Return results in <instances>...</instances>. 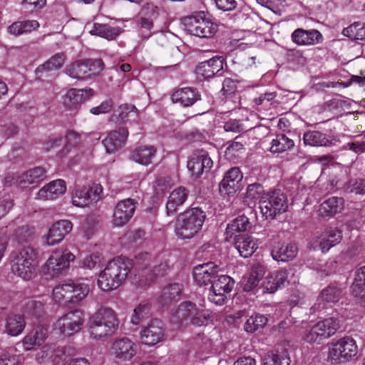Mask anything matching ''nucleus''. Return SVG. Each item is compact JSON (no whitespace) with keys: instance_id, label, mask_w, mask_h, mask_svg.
Returning <instances> with one entry per match:
<instances>
[{"instance_id":"obj_1","label":"nucleus","mask_w":365,"mask_h":365,"mask_svg":"<svg viewBox=\"0 0 365 365\" xmlns=\"http://www.w3.org/2000/svg\"><path fill=\"white\" fill-rule=\"evenodd\" d=\"M119 327L117 312L108 307H101L88 320V330L91 338L106 340L112 336Z\"/></svg>"},{"instance_id":"obj_2","label":"nucleus","mask_w":365,"mask_h":365,"mask_svg":"<svg viewBox=\"0 0 365 365\" xmlns=\"http://www.w3.org/2000/svg\"><path fill=\"white\" fill-rule=\"evenodd\" d=\"M130 271V263L125 258L118 257L109 261L98 274L97 285L103 292L118 289Z\"/></svg>"},{"instance_id":"obj_3","label":"nucleus","mask_w":365,"mask_h":365,"mask_svg":"<svg viewBox=\"0 0 365 365\" xmlns=\"http://www.w3.org/2000/svg\"><path fill=\"white\" fill-rule=\"evenodd\" d=\"M11 269L13 274L25 281L33 279L37 275L38 252L32 247H24L11 255Z\"/></svg>"},{"instance_id":"obj_4","label":"nucleus","mask_w":365,"mask_h":365,"mask_svg":"<svg viewBox=\"0 0 365 365\" xmlns=\"http://www.w3.org/2000/svg\"><path fill=\"white\" fill-rule=\"evenodd\" d=\"M205 219V214L201 209L194 207L187 210L177 219L175 235L182 240L192 238L201 230Z\"/></svg>"},{"instance_id":"obj_5","label":"nucleus","mask_w":365,"mask_h":365,"mask_svg":"<svg viewBox=\"0 0 365 365\" xmlns=\"http://www.w3.org/2000/svg\"><path fill=\"white\" fill-rule=\"evenodd\" d=\"M259 204L262 215L267 219H274L288 208L287 198L279 191L263 193Z\"/></svg>"},{"instance_id":"obj_6","label":"nucleus","mask_w":365,"mask_h":365,"mask_svg":"<svg viewBox=\"0 0 365 365\" xmlns=\"http://www.w3.org/2000/svg\"><path fill=\"white\" fill-rule=\"evenodd\" d=\"M84 320L83 312L74 309L60 317L54 323V329L61 335L70 337L82 329Z\"/></svg>"},{"instance_id":"obj_7","label":"nucleus","mask_w":365,"mask_h":365,"mask_svg":"<svg viewBox=\"0 0 365 365\" xmlns=\"http://www.w3.org/2000/svg\"><path fill=\"white\" fill-rule=\"evenodd\" d=\"M104 68L101 59L79 60L68 64L65 73L72 78L81 81L91 78Z\"/></svg>"},{"instance_id":"obj_8","label":"nucleus","mask_w":365,"mask_h":365,"mask_svg":"<svg viewBox=\"0 0 365 365\" xmlns=\"http://www.w3.org/2000/svg\"><path fill=\"white\" fill-rule=\"evenodd\" d=\"M46 178V170L42 167H35L21 174H9L4 178V184L7 186L16 185L22 187H26L29 185L36 187Z\"/></svg>"},{"instance_id":"obj_9","label":"nucleus","mask_w":365,"mask_h":365,"mask_svg":"<svg viewBox=\"0 0 365 365\" xmlns=\"http://www.w3.org/2000/svg\"><path fill=\"white\" fill-rule=\"evenodd\" d=\"M234 285L235 281L230 277L217 274L208 294L209 301L218 306L225 304L227 294L232 290Z\"/></svg>"},{"instance_id":"obj_10","label":"nucleus","mask_w":365,"mask_h":365,"mask_svg":"<svg viewBox=\"0 0 365 365\" xmlns=\"http://www.w3.org/2000/svg\"><path fill=\"white\" fill-rule=\"evenodd\" d=\"M184 24L188 32L200 38H210L217 29V25L205 19L203 13L185 18Z\"/></svg>"},{"instance_id":"obj_11","label":"nucleus","mask_w":365,"mask_h":365,"mask_svg":"<svg viewBox=\"0 0 365 365\" xmlns=\"http://www.w3.org/2000/svg\"><path fill=\"white\" fill-rule=\"evenodd\" d=\"M73 224L68 220H60L52 223L47 231L42 235V244L53 247L61 244L66 237L72 231Z\"/></svg>"},{"instance_id":"obj_12","label":"nucleus","mask_w":365,"mask_h":365,"mask_svg":"<svg viewBox=\"0 0 365 365\" xmlns=\"http://www.w3.org/2000/svg\"><path fill=\"white\" fill-rule=\"evenodd\" d=\"M76 259L75 255L68 249L53 250L43 267L52 276L59 274L69 267L70 262Z\"/></svg>"},{"instance_id":"obj_13","label":"nucleus","mask_w":365,"mask_h":365,"mask_svg":"<svg viewBox=\"0 0 365 365\" xmlns=\"http://www.w3.org/2000/svg\"><path fill=\"white\" fill-rule=\"evenodd\" d=\"M165 327L161 321L157 319L150 320L141 327L140 340L141 344L153 346L163 341L165 339Z\"/></svg>"},{"instance_id":"obj_14","label":"nucleus","mask_w":365,"mask_h":365,"mask_svg":"<svg viewBox=\"0 0 365 365\" xmlns=\"http://www.w3.org/2000/svg\"><path fill=\"white\" fill-rule=\"evenodd\" d=\"M342 240V232L336 227L325 229L319 236L314 237L311 241V247L314 250H320L327 253L331 247L338 245Z\"/></svg>"},{"instance_id":"obj_15","label":"nucleus","mask_w":365,"mask_h":365,"mask_svg":"<svg viewBox=\"0 0 365 365\" xmlns=\"http://www.w3.org/2000/svg\"><path fill=\"white\" fill-rule=\"evenodd\" d=\"M136 353V344L127 337L115 339L109 349V354L112 356L121 361L130 360Z\"/></svg>"},{"instance_id":"obj_16","label":"nucleus","mask_w":365,"mask_h":365,"mask_svg":"<svg viewBox=\"0 0 365 365\" xmlns=\"http://www.w3.org/2000/svg\"><path fill=\"white\" fill-rule=\"evenodd\" d=\"M137 202L130 198L123 200L115 207L112 224L115 227H123L128 223L135 212Z\"/></svg>"},{"instance_id":"obj_17","label":"nucleus","mask_w":365,"mask_h":365,"mask_svg":"<svg viewBox=\"0 0 365 365\" xmlns=\"http://www.w3.org/2000/svg\"><path fill=\"white\" fill-rule=\"evenodd\" d=\"M358 352L356 341L351 338H343L338 341L329 349V357L333 360L350 359L355 356Z\"/></svg>"},{"instance_id":"obj_18","label":"nucleus","mask_w":365,"mask_h":365,"mask_svg":"<svg viewBox=\"0 0 365 365\" xmlns=\"http://www.w3.org/2000/svg\"><path fill=\"white\" fill-rule=\"evenodd\" d=\"M94 94V91L90 88H71L63 96V104L70 110H75L84 101L93 97Z\"/></svg>"},{"instance_id":"obj_19","label":"nucleus","mask_w":365,"mask_h":365,"mask_svg":"<svg viewBox=\"0 0 365 365\" xmlns=\"http://www.w3.org/2000/svg\"><path fill=\"white\" fill-rule=\"evenodd\" d=\"M220 270L219 266L214 262L199 264L193 269V279L200 286L212 284Z\"/></svg>"},{"instance_id":"obj_20","label":"nucleus","mask_w":365,"mask_h":365,"mask_svg":"<svg viewBox=\"0 0 365 365\" xmlns=\"http://www.w3.org/2000/svg\"><path fill=\"white\" fill-rule=\"evenodd\" d=\"M212 160L206 151L194 154L187 163V168L195 178L208 172L212 166Z\"/></svg>"},{"instance_id":"obj_21","label":"nucleus","mask_w":365,"mask_h":365,"mask_svg":"<svg viewBox=\"0 0 365 365\" xmlns=\"http://www.w3.org/2000/svg\"><path fill=\"white\" fill-rule=\"evenodd\" d=\"M48 335V328L38 325L29 331L22 339L21 344L24 351H29L36 346H41Z\"/></svg>"},{"instance_id":"obj_22","label":"nucleus","mask_w":365,"mask_h":365,"mask_svg":"<svg viewBox=\"0 0 365 365\" xmlns=\"http://www.w3.org/2000/svg\"><path fill=\"white\" fill-rule=\"evenodd\" d=\"M242 180V174L238 168L229 170L220 183L219 190L222 195L234 194L240 188V182Z\"/></svg>"},{"instance_id":"obj_23","label":"nucleus","mask_w":365,"mask_h":365,"mask_svg":"<svg viewBox=\"0 0 365 365\" xmlns=\"http://www.w3.org/2000/svg\"><path fill=\"white\" fill-rule=\"evenodd\" d=\"M292 41L298 46H314L323 41V36L317 29H295L291 35Z\"/></svg>"},{"instance_id":"obj_24","label":"nucleus","mask_w":365,"mask_h":365,"mask_svg":"<svg viewBox=\"0 0 365 365\" xmlns=\"http://www.w3.org/2000/svg\"><path fill=\"white\" fill-rule=\"evenodd\" d=\"M128 131L125 128L110 132L102 141L107 153H114L125 144Z\"/></svg>"},{"instance_id":"obj_25","label":"nucleus","mask_w":365,"mask_h":365,"mask_svg":"<svg viewBox=\"0 0 365 365\" xmlns=\"http://www.w3.org/2000/svg\"><path fill=\"white\" fill-rule=\"evenodd\" d=\"M235 247L240 255L244 258L251 257L257 250L258 240L247 235H239L235 237Z\"/></svg>"},{"instance_id":"obj_26","label":"nucleus","mask_w":365,"mask_h":365,"mask_svg":"<svg viewBox=\"0 0 365 365\" xmlns=\"http://www.w3.org/2000/svg\"><path fill=\"white\" fill-rule=\"evenodd\" d=\"M225 58L222 56H215L207 61L201 62L195 72L197 76L205 78L213 77L223 68Z\"/></svg>"},{"instance_id":"obj_27","label":"nucleus","mask_w":365,"mask_h":365,"mask_svg":"<svg viewBox=\"0 0 365 365\" xmlns=\"http://www.w3.org/2000/svg\"><path fill=\"white\" fill-rule=\"evenodd\" d=\"M66 190V186L63 180H53L40 189L36 193V198L41 200H52L63 194Z\"/></svg>"},{"instance_id":"obj_28","label":"nucleus","mask_w":365,"mask_h":365,"mask_svg":"<svg viewBox=\"0 0 365 365\" xmlns=\"http://www.w3.org/2000/svg\"><path fill=\"white\" fill-rule=\"evenodd\" d=\"M173 103H180L187 107L192 106L196 101L200 99L198 91L191 87H185L175 91L171 96Z\"/></svg>"},{"instance_id":"obj_29","label":"nucleus","mask_w":365,"mask_h":365,"mask_svg":"<svg viewBox=\"0 0 365 365\" xmlns=\"http://www.w3.org/2000/svg\"><path fill=\"white\" fill-rule=\"evenodd\" d=\"M188 193L189 191L184 187H179L170 192L166 203L168 215H173L177 212L178 207L187 198Z\"/></svg>"},{"instance_id":"obj_30","label":"nucleus","mask_w":365,"mask_h":365,"mask_svg":"<svg viewBox=\"0 0 365 365\" xmlns=\"http://www.w3.org/2000/svg\"><path fill=\"white\" fill-rule=\"evenodd\" d=\"M343 296V289L336 284H330L322 290L318 297V309L328 304L337 302Z\"/></svg>"},{"instance_id":"obj_31","label":"nucleus","mask_w":365,"mask_h":365,"mask_svg":"<svg viewBox=\"0 0 365 365\" xmlns=\"http://www.w3.org/2000/svg\"><path fill=\"white\" fill-rule=\"evenodd\" d=\"M298 247L294 243L281 245L278 243L274 247L271 255L274 260L278 262H288L293 259L297 254Z\"/></svg>"},{"instance_id":"obj_32","label":"nucleus","mask_w":365,"mask_h":365,"mask_svg":"<svg viewBox=\"0 0 365 365\" xmlns=\"http://www.w3.org/2000/svg\"><path fill=\"white\" fill-rule=\"evenodd\" d=\"M26 327L24 317L21 314H9L6 318L5 331L11 336H16L21 334Z\"/></svg>"},{"instance_id":"obj_33","label":"nucleus","mask_w":365,"mask_h":365,"mask_svg":"<svg viewBox=\"0 0 365 365\" xmlns=\"http://www.w3.org/2000/svg\"><path fill=\"white\" fill-rule=\"evenodd\" d=\"M344 208V200L341 197H331L319 206V214L322 217H333Z\"/></svg>"},{"instance_id":"obj_34","label":"nucleus","mask_w":365,"mask_h":365,"mask_svg":"<svg viewBox=\"0 0 365 365\" xmlns=\"http://www.w3.org/2000/svg\"><path fill=\"white\" fill-rule=\"evenodd\" d=\"M304 142L310 146H332L335 145L334 138H329L325 134L317 131H308L304 134Z\"/></svg>"},{"instance_id":"obj_35","label":"nucleus","mask_w":365,"mask_h":365,"mask_svg":"<svg viewBox=\"0 0 365 365\" xmlns=\"http://www.w3.org/2000/svg\"><path fill=\"white\" fill-rule=\"evenodd\" d=\"M156 149L153 146H140L135 148L131 154V159L143 165H148L152 163L153 158L155 156Z\"/></svg>"},{"instance_id":"obj_36","label":"nucleus","mask_w":365,"mask_h":365,"mask_svg":"<svg viewBox=\"0 0 365 365\" xmlns=\"http://www.w3.org/2000/svg\"><path fill=\"white\" fill-rule=\"evenodd\" d=\"M91 35L99 36L108 40H113L122 32L120 27H112L108 24L95 23L90 30Z\"/></svg>"},{"instance_id":"obj_37","label":"nucleus","mask_w":365,"mask_h":365,"mask_svg":"<svg viewBox=\"0 0 365 365\" xmlns=\"http://www.w3.org/2000/svg\"><path fill=\"white\" fill-rule=\"evenodd\" d=\"M294 146V140L284 134L277 135L270 143V152L281 153L292 149Z\"/></svg>"},{"instance_id":"obj_38","label":"nucleus","mask_w":365,"mask_h":365,"mask_svg":"<svg viewBox=\"0 0 365 365\" xmlns=\"http://www.w3.org/2000/svg\"><path fill=\"white\" fill-rule=\"evenodd\" d=\"M66 55L63 53H57L52 56L44 63L36 68V72L51 71L60 69L66 61Z\"/></svg>"},{"instance_id":"obj_39","label":"nucleus","mask_w":365,"mask_h":365,"mask_svg":"<svg viewBox=\"0 0 365 365\" xmlns=\"http://www.w3.org/2000/svg\"><path fill=\"white\" fill-rule=\"evenodd\" d=\"M249 219L244 215L239 216L232 220L226 228V237L232 238L236 232H245L250 227Z\"/></svg>"},{"instance_id":"obj_40","label":"nucleus","mask_w":365,"mask_h":365,"mask_svg":"<svg viewBox=\"0 0 365 365\" xmlns=\"http://www.w3.org/2000/svg\"><path fill=\"white\" fill-rule=\"evenodd\" d=\"M71 289L72 284L70 282L57 284L53 289V299L56 303H61L63 302L71 303Z\"/></svg>"},{"instance_id":"obj_41","label":"nucleus","mask_w":365,"mask_h":365,"mask_svg":"<svg viewBox=\"0 0 365 365\" xmlns=\"http://www.w3.org/2000/svg\"><path fill=\"white\" fill-rule=\"evenodd\" d=\"M195 304L190 302H182L175 311L176 321L182 324L185 322L187 325V321L190 322L192 313H195Z\"/></svg>"},{"instance_id":"obj_42","label":"nucleus","mask_w":365,"mask_h":365,"mask_svg":"<svg viewBox=\"0 0 365 365\" xmlns=\"http://www.w3.org/2000/svg\"><path fill=\"white\" fill-rule=\"evenodd\" d=\"M351 289L355 297H362L365 296V266L356 271Z\"/></svg>"},{"instance_id":"obj_43","label":"nucleus","mask_w":365,"mask_h":365,"mask_svg":"<svg viewBox=\"0 0 365 365\" xmlns=\"http://www.w3.org/2000/svg\"><path fill=\"white\" fill-rule=\"evenodd\" d=\"M317 324L325 339L334 335L339 328V320L333 317L319 322Z\"/></svg>"},{"instance_id":"obj_44","label":"nucleus","mask_w":365,"mask_h":365,"mask_svg":"<svg viewBox=\"0 0 365 365\" xmlns=\"http://www.w3.org/2000/svg\"><path fill=\"white\" fill-rule=\"evenodd\" d=\"M344 36L351 38L365 41V24L355 22L342 31Z\"/></svg>"},{"instance_id":"obj_45","label":"nucleus","mask_w":365,"mask_h":365,"mask_svg":"<svg viewBox=\"0 0 365 365\" xmlns=\"http://www.w3.org/2000/svg\"><path fill=\"white\" fill-rule=\"evenodd\" d=\"M71 290V303L76 304L83 300L89 293V286L85 283H73Z\"/></svg>"},{"instance_id":"obj_46","label":"nucleus","mask_w":365,"mask_h":365,"mask_svg":"<svg viewBox=\"0 0 365 365\" xmlns=\"http://www.w3.org/2000/svg\"><path fill=\"white\" fill-rule=\"evenodd\" d=\"M91 203V196L89 195L88 187H80L73 192L72 195V204L74 206L83 207Z\"/></svg>"},{"instance_id":"obj_47","label":"nucleus","mask_w":365,"mask_h":365,"mask_svg":"<svg viewBox=\"0 0 365 365\" xmlns=\"http://www.w3.org/2000/svg\"><path fill=\"white\" fill-rule=\"evenodd\" d=\"M267 318L262 314H255L251 316L245 322L244 329L245 331L253 333L259 328H262L267 323Z\"/></svg>"},{"instance_id":"obj_48","label":"nucleus","mask_w":365,"mask_h":365,"mask_svg":"<svg viewBox=\"0 0 365 365\" xmlns=\"http://www.w3.org/2000/svg\"><path fill=\"white\" fill-rule=\"evenodd\" d=\"M211 318V314L207 310L200 309L195 307V313H192L190 323L194 326L201 327L208 324Z\"/></svg>"},{"instance_id":"obj_49","label":"nucleus","mask_w":365,"mask_h":365,"mask_svg":"<svg viewBox=\"0 0 365 365\" xmlns=\"http://www.w3.org/2000/svg\"><path fill=\"white\" fill-rule=\"evenodd\" d=\"M150 305L148 303L140 304L136 307L130 317L131 323L134 325L139 324L149 314Z\"/></svg>"},{"instance_id":"obj_50","label":"nucleus","mask_w":365,"mask_h":365,"mask_svg":"<svg viewBox=\"0 0 365 365\" xmlns=\"http://www.w3.org/2000/svg\"><path fill=\"white\" fill-rule=\"evenodd\" d=\"M182 290V286L179 284H172L165 287L161 294V299L164 303H168L178 297Z\"/></svg>"},{"instance_id":"obj_51","label":"nucleus","mask_w":365,"mask_h":365,"mask_svg":"<svg viewBox=\"0 0 365 365\" xmlns=\"http://www.w3.org/2000/svg\"><path fill=\"white\" fill-rule=\"evenodd\" d=\"M290 359L286 352L276 353L264 357V365H289Z\"/></svg>"},{"instance_id":"obj_52","label":"nucleus","mask_w":365,"mask_h":365,"mask_svg":"<svg viewBox=\"0 0 365 365\" xmlns=\"http://www.w3.org/2000/svg\"><path fill=\"white\" fill-rule=\"evenodd\" d=\"M344 190L346 192L364 195L365 194V180L361 178L350 180L344 185Z\"/></svg>"},{"instance_id":"obj_53","label":"nucleus","mask_w":365,"mask_h":365,"mask_svg":"<svg viewBox=\"0 0 365 365\" xmlns=\"http://www.w3.org/2000/svg\"><path fill=\"white\" fill-rule=\"evenodd\" d=\"M54 349L51 345L46 344L37 352L36 360L38 364L49 361L53 354Z\"/></svg>"},{"instance_id":"obj_54","label":"nucleus","mask_w":365,"mask_h":365,"mask_svg":"<svg viewBox=\"0 0 365 365\" xmlns=\"http://www.w3.org/2000/svg\"><path fill=\"white\" fill-rule=\"evenodd\" d=\"M325 339L316 324L304 335V339L310 343L318 342Z\"/></svg>"},{"instance_id":"obj_55","label":"nucleus","mask_w":365,"mask_h":365,"mask_svg":"<svg viewBox=\"0 0 365 365\" xmlns=\"http://www.w3.org/2000/svg\"><path fill=\"white\" fill-rule=\"evenodd\" d=\"M0 365H19V356L9 351L0 353Z\"/></svg>"},{"instance_id":"obj_56","label":"nucleus","mask_w":365,"mask_h":365,"mask_svg":"<svg viewBox=\"0 0 365 365\" xmlns=\"http://www.w3.org/2000/svg\"><path fill=\"white\" fill-rule=\"evenodd\" d=\"M113 107V102L111 99L103 101L99 106L93 107L90 109L93 115H100L109 113Z\"/></svg>"},{"instance_id":"obj_57","label":"nucleus","mask_w":365,"mask_h":365,"mask_svg":"<svg viewBox=\"0 0 365 365\" xmlns=\"http://www.w3.org/2000/svg\"><path fill=\"white\" fill-rule=\"evenodd\" d=\"M129 115H131L133 118L138 117V110L133 105L123 104L119 107V118L124 120L127 119Z\"/></svg>"},{"instance_id":"obj_58","label":"nucleus","mask_w":365,"mask_h":365,"mask_svg":"<svg viewBox=\"0 0 365 365\" xmlns=\"http://www.w3.org/2000/svg\"><path fill=\"white\" fill-rule=\"evenodd\" d=\"M337 267V262L334 259H329L322 264L318 269L320 277H326L335 272Z\"/></svg>"},{"instance_id":"obj_59","label":"nucleus","mask_w":365,"mask_h":365,"mask_svg":"<svg viewBox=\"0 0 365 365\" xmlns=\"http://www.w3.org/2000/svg\"><path fill=\"white\" fill-rule=\"evenodd\" d=\"M244 150V145L239 142H234L229 145L225 150V156L230 160H234L238 156V153Z\"/></svg>"},{"instance_id":"obj_60","label":"nucleus","mask_w":365,"mask_h":365,"mask_svg":"<svg viewBox=\"0 0 365 365\" xmlns=\"http://www.w3.org/2000/svg\"><path fill=\"white\" fill-rule=\"evenodd\" d=\"M263 188L259 184H252L247 187V197L253 200L259 199L262 195Z\"/></svg>"},{"instance_id":"obj_61","label":"nucleus","mask_w":365,"mask_h":365,"mask_svg":"<svg viewBox=\"0 0 365 365\" xmlns=\"http://www.w3.org/2000/svg\"><path fill=\"white\" fill-rule=\"evenodd\" d=\"M101 260L96 255H88L81 262V267L86 269H92L99 266Z\"/></svg>"},{"instance_id":"obj_62","label":"nucleus","mask_w":365,"mask_h":365,"mask_svg":"<svg viewBox=\"0 0 365 365\" xmlns=\"http://www.w3.org/2000/svg\"><path fill=\"white\" fill-rule=\"evenodd\" d=\"M217 7L223 11L234 10L237 5L236 0H214Z\"/></svg>"},{"instance_id":"obj_63","label":"nucleus","mask_w":365,"mask_h":365,"mask_svg":"<svg viewBox=\"0 0 365 365\" xmlns=\"http://www.w3.org/2000/svg\"><path fill=\"white\" fill-rule=\"evenodd\" d=\"M143 16L154 19L158 15V7L153 4H146L141 10Z\"/></svg>"},{"instance_id":"obj_64","label":"nucleus","mask_w":365,"mask_h":365,"mask_svg":"<svg viewBox=\"0 0 365 365\" xmlns=\"http://www.w3.org/2000/svg\"><path fill=\"white\" fill-rule=\"evenodd\" d=\"M266 271V266L263 263L257 262L252 266L250 274L260 281L264 275Z\"/></svg>"}]
</instances>
